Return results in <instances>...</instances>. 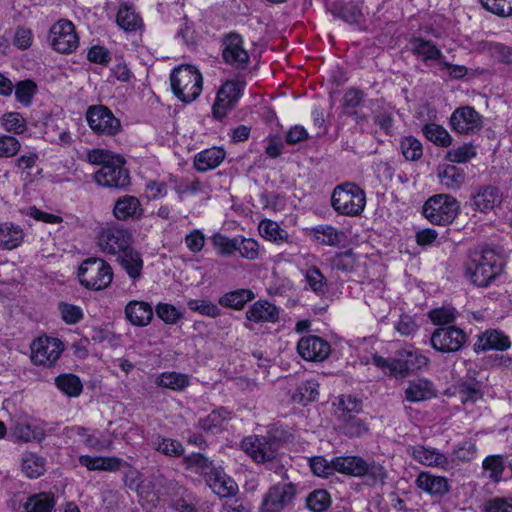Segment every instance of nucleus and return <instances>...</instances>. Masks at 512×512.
Here are the masks:
<instances>
[{"mask_svg": "<svg viewBox=\"0 0 512 512\" xmlns=\"http://www.w3.org/2000/svg\"><path fill=\"white\" fill-rule=\"evenodd\" d=\"M31 351L34 364L50 367L60 357L63 344L57 338L43 336L32 343Z\"/></svg>", "mask_w": 512, "mask_h": 512, "instance_id": "nucleus-13", "label": "nucleus"}, {"mask_svg": "<svg viewBox=\"0 0 512 512\" xmlns=\"http://www.w3.org/2000/svg\"><path fill=\"white\" fill-rule=\"evenodd\" d=\"M236 252L242 258L254 261L260 256L261 246L255 239L238 236Z\"/></svg>", "mask_w": 512, "mask_h": 512, "instance_id": "nucleus-53", "label": "nucleus"}, {"mask_svg": "<svg viewBox=\"0 0 512 512\" xmlns=\"http://www.w3.org/2000/svg\"><path fill=\"white\" fill-rule=\"evenodd\" d=\"M117 25L126 32H137L143 29V21L135 8L127 3L121 4L117 15Z\"/></svg>", "mask_w": 512, "mask_h": 512, "instance_id": "nucleus-29", "label": "nucleus"}, {"mask_svg": "<svg viewBox=\"0 0 512 512\" xmlns=\"http://www.w3.org/2000/svg\"><path fill=\"white\" fill-rule=\"evenodd\" d=\"M58 310L61 319L68 325L77 324L84 317L82 308L80 306L73 305L70 303L60 302L58 304Z\"/></svg>", "mask_w": 512, "mask_h": 512, "instance_id": "nucleus-59", "label": "nucleus"}, {"mask_svg": "<svg viewBox=\"0 0 512 512\" xmlns=\"http://www.w3.org/2000/svg\"><path fill=\"white\" fill-rule=\"evenodd\" d=\"M67 435L80 436L84 445L95 451H109L112 449V439H103L95 434L89 433L88 429L83 426H71L66 428Z\"/></svg>", "mask_w": 512, "mask_h": 512, "instance_id": "nucleus-27", "label": "nucleus"}, {"mask_svg": "<svg viewBox=\"0 0 512 512\" xmlns=\"http://www.w3.org/2000/svg\"><path fill=\"white\" fill-rule=\"evenodd\" d=\"M279 317V308L266 300L254 302L246 311V319L254 323H276Z\"/></svg>", "mask_w": 512, "mask_h": 512, "instance_id": "nucleus-22", "label": "nucleus"}, {"mask_svg": "<svg viewBox=\"0 0 512 512\" xmlns=\"http://www.w3.org/2000/svg\"><path fill=\"white\" fill-rule=\"evenodd\" d=\"M185 464L188 468L195 469L197 473H200L206 479L209 475V471L215 469L212 461L200 453H193L184 459Z\"/></svg>", "mask_w": 512, "mask_h": 512, "instance_id": "nucleus-56", "label": "nucleus"}, {"mask_svg": "<svg viewBox=\"0 0 512 512\" xmlns=\"http://www.w3.org/2000/svg\"><path fill=\"white\" fill-rule=\"evenodd\" d=\"M319 384L314 379L306 380L300 383L292 395L295 403L306 405L317 399Z\"/></svg>", "mask_w": 512, "mask_h": 512, "instance_id": "nucleus-43", "label": "nucleus"}, {"mask_svg": "<svg viewBox=\"0 0 512 512\" xmlns=\"http://www.w3.org/2000/svg\"><path fill=\"white\" fill-rule=\"evenodd\" d=\"M156 315L169 325L176 324L182 318V313L178 308L168 303H158L156 306Z\"/></svg>", "mask_w": 512, "mask_h": 512, "instance_id": "nucleus-64", "label": "nucleus"}, {"mask_svg": "<svg viewBox=\"0 0 512 512\" xmlns=\"http://www.w3.org/2000/svg\"><path fill=\"white\" fill-rule=\"evenodd\" d=\"M231 418V413L225 408L212 411L198 421V428L206 433L217 434L223 428L226 421Z\"/></svg>", "mask_w": 512, "mask_h": 512, "instance_id": "nucleus-36", "label": "nucleus"}, {"mask_svg": "<svg viewBox=\"0 0 512 512\" xmlns=\"http://www.w3.org/2000/svg\"><path fill=\"white\" fill-rule=\"evenodd\" d=\"M156 385L174 391H182L189 386V376L178 372H163L156 381Z\"/></svg>", "mask_w": 512, "mask_h": 512, "instance_id": "nucleus-41", "label": "nucleus"}, {"mask_svg": "<svg viewBox=\"0 0 512 512\" xmlns=\"http://www.w3.org/2000/svg\"><path fill=\"white\" fill-rule=\"evenodd\" d=\"M254 298L255 294L251 289L241 288L223 294L219 298L218 303L225 308L241 310L246 303L252 301Z\"/></svg>", "mask_w": 512, "mask_h": 512, "instance_id": "nucleus-37", "label": "nucleus"}, {"mask_svg": "<svg viewBox=\"0 0 512 512\" xmlns=\"http://www.w3.org/2000/svg\"><path fill=\"white\" fill-rule=\"evenodd\" d=\"M476 154V148L471 143H466L447 151L446 159L452 163H465L474 158Z\"/></svg>", "mask_w": 512, "mask_h": 512, "instance_id": "nucleus-57", "label": "nucleus"}, {"mask_svg": "<svg viewBox=\"0 0 512 512\" xmlns=\"http://www.w3.org/2000/svg\"><path fill=\"white\" fill-rule=\"evenodd\" d=\"M188 308L200 315L217 318L221 315V309L208 299H190L187 301Z\"/></svg>", "mask_w": 512, "mask_h": 512, "instance_id": "nucleus-54", "label": "nucleus"}, {"mask_svg": "<svg viewBox=\"0 0 512 512\" xmlns=\"http://www.w3.org/2000/svg\"><path fill=\"white\" fill-rule=\"evenodd\" d=\"M79 463L89 471L116 472L121 469L126 462L115 456H90L81 455Z\"/></svg>", "mask_w": 512, "mask_h": 512, "instance_id": "nucleus-24", "label": "nucleus"}, {"mask_svg": "<svg viewBox=\"0 0 512 512\" xmlns=\"http://www.w3.org/2000/svg\"><path fill=\"white\" fill-rule=\"evenodd\" d=\"M154 449L170 457H181L184 454V447L181 442L171 438L156 436L152 442Z\"/></svg>", "mask_w": 512, "mask_h": 512, "instance_id": "nucleus-49", "label": "nucleus"}, {"mask_svg": "<svg viewBox=\"0 0 512 512\" xmlns=\"http://www.w3.org/2000/svg\"><path fill=\"white\" fill-rule=\"evenodd\" d=\"M372 363L382 369L386 374L394 377H405L410 373L402 351H399L397 358L394 359H386L382 356L374 355L372 357Z\"/></svg>", "mask_w": 512, "mask_h": 512, "instance_id": "nucleus-33", "label": "nucleus"}, {"mask_svg": "<svg viewBox=\"0 0 512 512\" xmlns=\"http://www.w3.org/2000/svg\"><path fill=\"white\" fill-rule=\"evenodd\" d=\"M80 284L87 289L102 290L107 288L113 279V271L109 263L100 258H88L78 269Z\"/></svg>", "mask_w": 512, "mask_h": 512, "instance_id": "nucleus-5", "label": "nucleus"}, {"mask_svg": "<svg viewBox=\"0 0 512 512\" xmlns=\"http://www.w3.org/2000/svg\"><path fill=\"white\" fill-rule=\"evenodd\" d=\"M400 148L407 160H417L423 154L421 142L412 136L403 138L400 143Z\"/></svg>", "mask_w": 512, "mask_h": 512, "instance_id": "nucleus-63", "label": "nucleus"}, {"mask_svg": "<svg viewBox=\"0 0 512 512\" xmlns=\"http://www.w3.org/2000/svg\"><path fill=\"white\" fill-rule=\"evenodd\" d=\"M87 161L100 168L94 173L97 184L109 188H124L130 182L129 172L124 167L125 160L122 156L109 150L92 149L87 152Z\"/></svg>", "mask_w": 512, "mask_h": 512, "instance_id": "nucleus-1", "label": "nucleus"}, {"mask_svg": "<svg viewBox=\"0 0 512 512\" xmlns=\"http://www.w3.org/2000/svg\"><path fill=\"white\" fill-rule=\"evenodd\" d=\"M2 128L12 134H22L27 129L25 118L18 112H7L0 118Z\"/></svg>", "mask_w": 512, "mask_h": 512, "instance_id": "nucleus-52", "label": "nucleus"}, {"mask_svg": "<svg viewBox=\"0 0 512 512\" xmlns=\"http://www.w3.org/2000/svg\"><path fill=\"white\" fill-rule=\"evenodd\" d=\"M502 266V260L494 250L483 249L471 254L465 273L473 284L486 287L502 272Z\"/></svg>", "mask_w": 512, "mask_h": 512, "instance_id": "nucleus-2", "label": "nucleus"}, {"mask_svg": "<svg viewBox=\"0 0 512 512\" xmlns=\"http://www.w3.org/2000/svg\"><path fill=\"white\" fill-rule=\"evenodd\" d=\"M458 394L463 404L475 403L483 397L480 386L476 382H464L460 384Z\"/></svg>", "mask_w": 512, "mask_h": 512, "instance_id": "nucleus-61", "label": "nucleus"}, {"mask_svg": "<svg viewBox=\"0 0 512 512\" xmlns=\"http://www.w3.org/2000/svg\"><path fill=\"white\" fill-rule=\"evenodd\" d=\"M331 206L339 215L359 216L366 206V193L355 183L339 184L333 189Z\"/></svg>", "mask_w": 512, "mask_h": 512, "instance_id": "nucleus-3", "label": "nucleus"}, {"mask_svg": "<svg viewBox=\"0 0 512 512\" xmlns=\"http://www.w3.org/2000/svg\"><path fill=\"white\" fill-rule=\"evenodd\" d=\"M315 239L328 246H336L340 244L344 238L343 232H339L335 227L330 225H319L312 229Z\"/></svg>", "mask_w": 512, "mask_h": 512, "instance_id": "nucleus-45", "label": "nucleus"}, {"mask_svg": "<svg viewBox=\"0 0 512 512\" xmlns=\"http://www.w3.org/2000/svg\"><path fill=\"white\" fill-rule=\"evenodd\" d=\"M55 504V497L52 493L40 492L27 499L24 509L25 512H52Z\"/></svg>", "mask_w": 512, "mask_h": 512, "instance_id": "nucleus-40", "label": "nucleus"}, {"mask_svg": "<svg viewBox=\"0 0 512 512\" xmlns=\"http://www.w3.org/2000/svg\"><path fill=\"white\" fill-rule=\"evenodd\" d=\"M125 315L132 325L144 327L150 324L153 318V310L149 303L134 300L126 305Z\"/></svg>", "mask_w": 512, "mask_h": 512, "instance_id": "nucleus-26", "label": "nucleus"}, {"mask_svg": "<svg viewBox=\"0 0 512 512\" xmlns=\"http://www.w3.org/2000/svg\"><path fill=\"white\" fill-rule=\"evenodd\" d=\"M48 41L53 50L62 54L72 53L79 45L75 26L67 19H60L51 26Z\"/></svg>", "mask_w": 512, "mask_h": 512, "instance_id": "nucleus-8", "label": "nucleus"}, {"mask_svg": "<svg viewBox=\"0 0 512 512\" xmlns=\"http://www.w3.org/2000/svg\"><path fill=\"white\" fill-rule=\"evenodd\" d=\"M416 487L432 497H443L450 491L448 479L444 476L434 475L429 471H422L415 480Z\"/></svg>", "mask_w": 512, "mask_h": 512, "instance_id": "nucleus-21", "label": "nucleus"}, {"mask_svg": "<svg viewBox=\"0 0 512 512\" xmlns=\"http://www.w3.org/2000/svg\"><path fill=\"white\" fill-rule=\"evenodd\" d=\"M141 212V205L135 196L125 195L120 197L115 205L113 213L118 220H126Z\"/></svg>", "mask_w": 512, "mask_h": 512, "instance_id": "nucleus-39", "label": "nucleus"}, {"mask_svg": "<svg viewBox=\"0 0 512 512\" xmlns=\"http://www.w3.org/2000/svg\"><path fill=\"white\" fill-rule=\"evenodd\" d=\"M226 63L236 68L244 69L249 62V54L244 48V42L239 34L231 33L224 39L222 52Z\"/></svg>", "mask_w": 512, "mask_h": 512, "instance_id": "nucleus-17", "label": "nucleus"}, {"mask_svg": "<svg viewBox=\"0 0 512 512\" xmlns=\"http://www.w3.org/2000/svg\"><path fill=\"white\" fill-rule=\"evenodd\" d=\"M425 137L434 144L441 147H448L452 143V137L448 131L435 123L426 124L422 128Z\"/></svg>", "mask_w": 512, "mask_h": 512, "instance_id": "nucleus-48", "label": "nucleus"}, {"mask_svg": "<svg viewBox=\"0 0 512 512\" xmlns=\"http://www.w3.org/2000/svg\"><path fill=\"white\" fill-rule=\"evenodd\" d=\"M171 88L175 96L185 103L197 99L203 89L200 71L192 65H181L170 75Z\"/></svg>", "mask_w": 512, "mask_h": 512, "instance_id": "nucleus-4", "label": "nucleus"}, {"mask_svg": "<svg viewBox=\"0 0 512 512\" xmlns=\"http://www.w3.org/2000/svg\"><path fill=\"white\" fill-rule=\"evenodd\" d=\"M338 417L341 421L340 430L349 437H359L368 430L366 424L355 415L339 413Z\"/></svg>", "mask_w": 512, "mask_h": 512, "instance_id": "nucleus-42", "label": "nucleus"}, {"mask_svg": "<svg viewBox=\"0 0 512 512\" xmlns=\"http://www.w3.org/2000/svg\"><path fill=\"white\" fill-rule=\"evenodd\" d=\"M407 454L424 466L446 469L449 465L446 455L435 448L426 447L421 444L408 446Z\"/></svg>", "mask_w": 512, "mask_h": 512, "instance_id": "nucleus-18", "label": "nucleus"}, {"mask_svg": "<svg viewBox=\"0 0 512 512\" xmlns=\"http://www.w3.org/2000/svg\"><path fill=\"white\" fill-rule=\"evenodd\" d=\"M438 177L440 183L450 190L459 189L464 184L466 178L464 170L454 165L439 167Z\"/></svg>", "mask_w": 512, "mask_h": 512, "instance_id": "nucleus-38", "label": "nucleus"}, {"mask_svg": "<svg viewBox=\"0 0 512 512\" xmlns=\"http://www.w3.org/2000/svg\"><path fill=\"white\" fill-rule=\"evenodd\" d=\"M435 394L432 382L424 378L410 381L405 389V399L410 402L425 401L434 397Z\"/></svg>", "mask_w": 512, "mask_h": 512, "instance_id": "nucleus-31", "label": "nucleus"}, {"mask_svg": "<svg viewBox=\"0 0 512 512\" xmlns=\"http://www.w3.org/2000/svg\"><path fill=\"white\" fill-rule=\"evenodd\" d=\"M119 261L121 267L133 282L141 278L144 262L138 251L128 248L119 254Z\"/></svg>", "mask_w": 512, "mask_h": 512, "instance_id": "nucleus-30", "label": "nucleus"}, {"mask_svg": "<svg viewBox=\"0 0 512 512\" xmlns=\"http://www.w3.org/2000/svg\"><path fill=\"white\" fill-rule=\"evenodd\" d=\"M450 126L458 134H475L482 128V117L473 107L461 106L451 114Z\"/></svg>", "mask_w": 512, "mask_h": 512, "instance_id": "nucleus-14", "label": "nucleus"}, {"mask_svg": "<svg viewBox=\"0 0 512 512\" xmlns=\"http://www.w3.org/2000/svg\"><path fill=\"white\" fill-rule=\"evenodd\" d=\"M207 485L219 497H233L238 491V485L232 477L227 475L221 466L209 471V475L205 479Z\"/></svg>", "mask_w": 512, "mask_h": 512, "instance_id": "nucleus-20", "label": "nucleus"}, {"mask_svg": "<svg viewBox=\"0 0 512 512\" xmlns=\"http://www.w3.org/2000/svg\"><path fill=\"white\" fill-rule=\"evenodd\" d=\"M296 496V486L292 483H277L264 494L260 512H281Z\"/></svg>", "mask_w": 512, "mask_h": 512, "instance_id": "nucleus-12", "label": "nucleus"}, {"mask_svg": "<svg viewBox=\"0 0 512 512\" xmlns=\"http://www.w3.org/2000/svg\"><path fill=\"white\" fill-rule=\"evenodd\" d=\"M37 91V85L31 80L20 81L15 86V97L18 102L28 106Z\"/></svg>", "mask_w": 512, "mask_h": 512, "instance_id": "nucleus-62", "label": "nucleus"}, {"mask_svg": "<svg viewBox=\"0 0 512 512\" xmlns=\"http://www.w3.org/2000/svg\"><path fill=\"white\" fill-rule=\"evenodd\" d=\"M411 52L422 61H442L444 55L441 50L430 40L414 38L410 41Z\"/></svg>", "mask_w": 512, "mask_h": 512, "instance_id": "nucleus-32", "label": "nucleus"}, {"mask_svg": "<svg viewBox=\"0 0 512 512\" xmlns=\"http://www.w3.org/2000/svg\"><path fill=\"white\" fill-rule=\"evenodd\" d=\"M460 210L459 202L448 194L431 196L423 206L425 218L435 225H448L454 221Z\"/></svg>", "mask_w": 512, "mask_h": 512, "instance_id": "nucleus-6", "label": "nucleus"}, {"mask_svg": "<svg viewBox=\"0 0 512 512\" xmlns=\"http://www.w3.org/2000/svg\"><path fill=\"white\" fill-rule=\"evenodd\" d=\"M297 351L304 360L320 362L329 356L331 347L323 338L308 335L298 341Z\"/></svg>", "mask_w": 512, "mask_h": 512, "instance_id": "nucleus-16", "label": "nucleus"}, {"mask_svg": "<svg viewBox=\"0 0 512 512\" xmlns=\"http://www.w3.org/2000/svg\"><path fill=\"white\" fill-rule=\"evenodd\" d=\"M237 240L238 236L230 238L221 233H215L211 236L212 247L217 255L221 257H232L235 255Z\"/></svg>", "mask_w": 512, "mask_h": 512, "instance_id": "nucleus-44", "label": "nucleus"}, {"mask_svg": "<svg viewBox=\"0 0 512 512\" xmlns=\"http://www.w3.org/2000/svg\"><path fill=\"white\" fill-rule=\"evenodd\" d=\"M132 234L125 228L110 226L101 230L98 235L100 250L109 255H119L132 244Z\"/></svg>", "mask_w": 512, "mask_h": 512, "instance_id": "nucleus-11", "label": "nucleus"}, {"mask_svg": "<svg viewBox=\"0 0 512 512\" xmlns=\"http://www.w3.org/2000/svg\"><path fill=\"white\" fill-rule=\"evenodd\" d=\"M124 482L129 489L136 490L140 499L147 504L155 505L158 501L153 481L149 478H142L139 471L128 470L124 475Z\"/></svg>", "mask_w": 512, "mask_h": 512, "instance_id": "nucleus-19", "label": "nucleus"}, {"mask_svg": "<svg viewBox=\"0 0 512 512\" xmlns=\"http://www.w3.org/2000/svg\"><path fill=\"white\" fill-rule=\"evenodd\" d=\"M226 152L219 147L205 149L195 155L194 167L199 172H207L218 167L225 159Z\"/></svg>", "mask_w": 512, "mask_h": 512, "instance_id": "nucleus-28", "label": "nucleus"}, {"mask_svg": "<svg viewBox=\"0 0 512 512\" xmlns=\"http://www.w3.org/2000/svg\"><path fill=\"white\" fill-rule=\"evenodd\" d=\"M241 448L256 463H266L276 458L279 443L266 436L252 435L242 440Z\"/></svg>", "mask_w": 512, "mask_h": 512, "instance_id": "nucleus-10", "label": "nucleus"}, {"mask_svg": "<svg viewBox=\"0 0 512 512\" xmlns=\"http://www.w3.org/2000/svg\"><path fill=\"white\" fill-rule=\"evenodd\" d=\"M57 388L69 397L81 394L83 385L78 376L74 374H61L55 379Z\"/></svg>", "mask_w": 512, "mask_h": 512, "instance_id": "nucleus-47", "label": "nucleus"}, {"mask_svg": "<svg viewBox=\"0 0 512 512\" xmlns=\"http://www.w3.org/2000/svg\"><path fill=\"white\" fill-rule=\"evenodd\" d=\"M330 504V494L323 489L315 490L307 497V506L314 512H322L326 510Z\"/></svg>", "mask_w": 512, "mask_h": 512, "instance_id": "nucleus-60", "label": "nucleus"}, {"mask_svg": "<svg viewBox=\"0 0 512 512\" xmlns=\"http://www.w3.org/2000/svg\"><path fill=\"white\" fill-rule=\"evenodd\" d=\"M86 120L91 130L97 134L113 136L121 129L120 120L104 105L90 106L86 112Z\"/></svg>", "mask_w": 512, "mask_h": 512, "instance_id": "nucleus-9", "label": "nucleus"}, {"mask_svg": "<svg viewBox=\"0 0 512 512\" xmlns=\"http://www.w3.org/2000/svg\"><path fill=\"white\" fill-rule=\"evenodd\" d=\"M465 341V333L453 326L438 328L431 336L432 347L440 352L458 351Z\"/></svg>", "mask_w": 512, "mask_h": 512, "instance_id": "nucleus-15", "label": "nucleus"}, {"mask_svg": "<svg viewBox=\"0 0 512 512\" xmlns=\"http://www.w3.org/2000/svg\"><path fill=\"white\" fill-rule=\"evenodd\" d=\"M510 346L511 342L509 337L506 336L502 331L487 330L478 337L474 348L476 352H483L488 350L505 351L509 349Z\"/></svg>", "mask_w": 512, "mask_h": 512, "instance_id": "nucleus-25", "label": "nucleus"}, {"mask_svg": "<svg viewBox=\"0 0 512 512\" xmlns=\"http://www.w3.org/2000/svg\"><path fill=\"white\" fill-rule=\"evenodd\" d=\"M24 240L22 228L11 222L0 224V247L12 250L21 245Z\"/></svg>", "mask_w": 512, "mask_h": 512, "instance_id": "nucleus-35", "label": "nucleus"}, {"mask_svg": "<svg viewBox=\"0 0 512 512\" xmlns=\"http://www.w3.org/2000/svg\"><path fill=\"white\" fill-rule=\"evenodd\" d=\"M245 88L242 80H228L219 88L212 106V115L222 120L236 106Z\"/></svg>", "mask_w": 512, "mask_h": 512, "instance_id": "nucleus-7", "label": "nucleus"}, {"mask_svg": "<svg viewBox=\"0 0 512 512\" xmlns=\"http://www.w3.org/2000/svg\"><path fill=\"white\" fill-rule=\"evenodd\" d=\"M11 434L16 441L30 442L38 439L41 433L29 422L19 421L13 427Z\"/></svg>", "mask_w": 512, "mask_h": 512, "instance_id": "nucleus-55", "label": "nucleus"}, {"mask_svg": "<svg viewBox=\"0 0 512 512\" xmlns=\"http://www.w3.org/2000/svg\"><path fill=\"white\" fill-rule=\"evenodd\" d=\"M258 230L263 238L275 243H283L288 239V233L277 222L271 220H262Z\"/></svg>", "mask_w": 512, "mask_h": 512, "instance_id": "nucleus-46", "label": "nucleus"}, {"mask_svg": "<svg viewBox=\"0 0 512 512\" xmlns=\"http://www.w3.org/2000/svg\"><path fill=\"white\" fill-rule=\"evenodd\" d=\"M503 201L500 190L493 186H484L472 196V205L475 210L488 213L501 205Z\"/></svg>", "mask_w": 512, "mask_h": 512, "instance_id": "nucleus-23", "label": "nucleus"}, {"mask_svg": "<svg viewBox=\"0 0 512 512\" xmlns=\"http://www.w3.org/2000/svg\"><path fill=\"white\" fill-rule=\"evenodd\" d=\"M21 468L27 477L38 478L45 472V460L34 453H27L22 459Z\"/></svg>", "mask_w": 512, "mask_h": 512, "instance_id": "nucleus-50", "label": "nucleus"}, {"mask_svg": "<svg viewBox=\"0 0 512 512\" xmlns=\"http://www.w3.org/2000/svg\"><path fill=\"white\" fill-rule=\"evenodd\" d=\"M484 471L489 472V478L493 482H499L505 469L503 457L500 455H491L484 459L482 463Z\"/></svg>", "mask_w": 512, "mask_h": 512, "instance_id": "nucleus-58", "label": "nucleus"}, {"mask_svg": "<svg viewBox=\"0 0 512 512\" xmlns=\"http://www.w3.org/2000/svg\"><path fill=\"white\" fill-rule=\"evenodd\" d=\"M305 280L309 289L319 296H323L328 289L327 279L319 268L312 266L305 271Z\"/></svg>", "mask_w": 512, "mask_h": 512, "instance_id": "nucleus-51", "label": "nucleus"}, {"mask_svg": "<svg viewBox=\"0 0 512 512\" xmlns=\"http://www.w3.org/2000/svg\"><path fill=\"white\" fill-rule=\"evenodd\" d=\"M334 468L342 474L362 477L366 471V461L359 456H342L334 458Z\"/></svg>", "mask_w": 512, "mask_h": 512, "instance_id": "nucleus-34", "label": "nucleus"}]
</instances>
